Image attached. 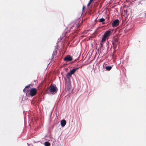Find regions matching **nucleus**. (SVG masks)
Masks as SVG:
<instances>
[{
    "label": "nucleus",
    "instance_id": "1a4fd4ad",
    "mask_svg": "<svg viewBox=\"0 0 146 146\" xmlns=\"http://www.w3.org/2000/svg\"><path fill=\"white\" fill-rule=\"evenodd\" d=\"M118 43L119 42L118 41H116L114 42L113 43L114 48H115V46H116L117 45H118Z\"/></svg>",
    "mask_w": 146,
    "mask_h": 146
},
{
    "label": "nucleus",
    "instance_id": "4468645a",
    "mask_svg": "<svg viewBox=\"0 0 146 146\" xmlns=\"http://www.w3.org/2000/svg\"><path fill=\"white\" fill-rule=\"evenodd\" d=\"M99 20V21L101 22L104 21L105 20V19L103 18L100 19Z\"/></svg>",
    "mask_w": 146,
    "mask_h": 146
},
{
    "label": "nucleus",
    "instance_id": "aec40b11",
    "mask_svg": "<svg viewBox=\"0 0 146 146\" xmlns=\"http://www.w3.org/2000/svg\"><path fill=\"white\" fill-rule=\"evenodd\" d=\"M84 6L83 7V10L84 9Z\"/></svg>",
    "mask_w": 146,
    "mask_h": 146
},
{
    "label": "nucleus",
    "instance_id": "4be33fe9",
    "mask_svg": "<svg viewBox=\"0 0 146 146\" xmlns=\"http://www.w3.org/2000/svg\"><path fill=\"white\" fill-rule=\"evenodd\" d=\"M145 15H146V13H145Z\"/></svg>",
    "mask_w": 146,
    "mask_h": 146
},
{
    "label": "nucleus",
    "instance_id": "f3484780",
    "mask_svg": "<svg viewBox=\"0 0 146 146\" xmlns=\"http://www.w3.org/2000/svg\"><path fill=\"white\" fill-rule=\"evenodd\" d=\"M30 86V85H28V86H26V87H25V88H28V87H29Z\"/></svg>",
    "mask_w": 146,
    "mask_h": 146
},
{
    "label": "nucleus",
    "instance_id": "6e6552de",
    "mask_svg": "<svg viewBox=\"0 0 146 146\" xmlns=\"http://www.w3.org/2000/svg\"><path fill=\"white\" fill-rule=\"evenodd\" d=\"M60 124L62 127H64L66 124V121L65 120H62L61 121Z\"/></svg>",
    "mask_w": 146,
    "mask_h": 146
},
{
    "label": "nucleus",
    "instance_id": "dca6fc26",
    "mask_svg": "<svg viewBox=\"0 0 146 146\" xmlns=\"http://www.w3.org/2000/svg\"><path fill=\"white\" fill-rule=\"evenodd\" d=\"M93 0H90L89 2L91 3Z\"/></svg>",
    "mask_w": 146,
    "mask_h": 146
},
{
    "label": "nucleus",
    "instance_id": "9b49d317",
    "mask_svg": "<svg viewBox=\"0 0 146 146\" xmlns=\"http://www.w3.org/2000/svg\"><path fill=\"white\" fill-rule=\"evenodd\" d=\"M44 145L45 146H50V144L48 142H45L44 143Z\"/></svg>",
    "mask_w": 146,
    "mask_h": 146
},
{
    "label": "nucleus",
    "instance_id": "20e7f679",
    "mask_svg": "<svg viewBox=\"0 0 146 146\" xmlns=\"http://www.w3.org/2000/svg\"><path fill=\"white\" fill-rule=\"evenodd\" d=\"M119 21L118 19L115 20L112 23V26L113 27H117L119 24Z\"/></svg>",
    "mask_w": 146,
    "mask_h": 146
},
{
    "label": "nucleus",
    "instance_id": "39448f33",
    "mask_svg": "<svg viewBox=\"0 0 146 146\" xmlns=\"http://www.w3.org/2000/svg\"><path fill=\"white\" fill-rule=\"evenodd\" d=\"M72 57L69 55L67 56L64 58V60L67 62L71 61L72 60Z\"/></svg>",
    "mask_w": 146,
    "mask_h": 146
},
{
    "label": "nucleus",
    "instance_id": "9d476101",
    "mask_svg": "<svg viewBox=\"0 0 146 146\" xmlns=\"http://www.w3.org/2000/svg\"><path fill=\"white\" fill-rule=\"evenodd\" d=\"M112 68V66H106L105 67V68L106 70L108 71L110 70Z\"/></svg>",
    "mask_w": 146,
    "mask_h": 146
},
{
    "label": "nucleus",
    "instance_id": "412c9836",
    "mask_svg": "<svg viewBox=\"0 0 146 146\" xmlns=\"http://www.w3.org/2000/svg\"><path fill=\"white\" fill-rule=\"evenodd\" d=\"M104 23H104H104H102V24H104Z\"/></svg>",
    "mask_w": 146,
    "mask_h": 146
},
{
    "label": "nucleus",
    "instance_id": "0eeeda50",
    "mask_svg": "<svg viewBox=\"0 0 146 146\" xmlns=\"http://www.w3.org/2000/svg\"><path fill=\"white\" fill-rule=\"evenodd\" d=\"M50 91L51 92H54L56 91L55 87L52 85H51L50 87Z\"/></svg>",
    "mask_w": 146,
    "mask_h": 146
},
{
    "label": "nucleus",
    "instance_id": "f03ea898",
    "mask_svg": "<svg viewBox=\"0 0 146 146\" xmlns=\"http://www.w3.org/2000/svg\"><path fill=\"white\" fill-rule=\"evenodd\" d=\"M78 69V68H76L72 69L69 72L67 73L66 75H67L69 77H71L72 75Z\"/></svg>",
    "mask_w": 146,
    "mask_h": 146
},
{
    "label": "nucleus",
    "instance_id": "a211bd4d",
    "mask_svg": "<svg viewBox=\"0 0 146 146\" xmlns=\"http://www.w3.org/2000/svg\"><path fill=\"white\" fill-rule=\"evenodd\" d=\"M100 44H101V46H102V45H103V43H102V42L101 41V42Z\"/></svg>",
    "mask_w": 146,
    "mask_h": 146
},
{
    "label": "nucleus",
    "instance_id": "6ab92c4d",
    "mask_svg": "<svg viewBox=\"0 0 146 146\" xmlns=\"http://www.w3.org/2000/svg\"><path fill=\"white\" fill-rule=\"evenodd\" d=\"M23 91L25 92V91L26 90V89L25 88H24V89H23Z\"/></svg>",
    "mask_w": 146,
    "mask_h": 146
},
{
    "label": "nucleus",
    "instance_id": "7ed1b4c3",
    "mask_svg": "<svg viewBox=\"0 0 146 146\" xmlns=\"http://www.w3.org/2000/svg\"><path fill=\"white\" fill-rule=\"evenodd\" d=\"M37 90L35 88H33L30 90V95L31 96L35 95L36 93Z\"/></svg>",
    "mask_w": 146,
    "mask_h": 146
},
{
    "label": "nucleus",
    "instance_id": "f257e3e1",
    "mask_svg": "<svg viewBox=\"0 0 146 146\" xmlns=\"http://www.w3.org/2000/svg\"><path fill=\"white\" fill-rule=\"evenodd\" d=\"M71 77H69L66 75V77L65 78L66 83L68 87L70 88V78Z\"/></svg>",
    "mask_w": 146,
    "mask_h": 146
},
{
    "label": "nucleus",
    "instance_id": "2eb2a0df",
    "mask_svg": "<svg viewBox=\"0 0 146 146\" xmlns=\"http://www.w3.org/2000/svg\"><path fill=\"white\" fill-rule=\"evenodd\" d=\"M90 4H91V3L89 2L87 5V6H89Z\"/></svg>",
    "mask_w": 146,
    "mask_h": 146
},
{
    "label": "nucleus",
    "instance_id": "ddd939ff",
    "mask_svg": "<svg viewBox=\"0 0 146 146\" xmlns=\"http://www.w3.org/2000/svg\"><path fill=\"white\" fill-rule=\"evenodd\" d=\"M56 53V50H55L53 51V53L52 54V58L54 57V56L55 55Z\"/></svg>",
    "mask_w": 146,
    "mask_h": 146
},
{
    "label": "nucleus",
    "instance_id": "f8f14e48",
    "mask_svg": "<svg viewBox=\"0 0 146 146\" xmlns=\"http://www.w3.org/2000/svg\"><path fill=\"white\" fill-rule=\"evenodd\" d=\"M106 38L105 37H104V36H103L102 37V38L101 41L102 42H105L106 40Z\"/></svg>",
    "mask_w": 146,
    "mask_h": 146
},
{
    "label": "nucleus",
    "instance_id": "423d86ee",
    "mask_svg": "<svg viewBox=\"0 0 146 146\" xmlns=\"http://www.w3.org/2000/svg\"><path fill=\"white\" fill-rule=\"evenodd\" d=\"M111 33V31H107L104 33V36L106 38H107L110 36Z\"/></svg>",
    "mask_w": 146,
    "mask_h": 146
}]
</instances>
